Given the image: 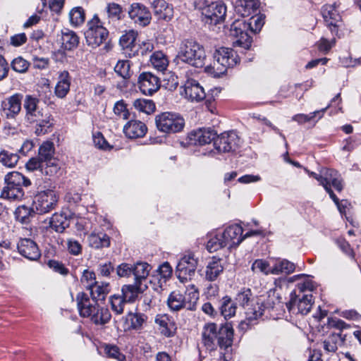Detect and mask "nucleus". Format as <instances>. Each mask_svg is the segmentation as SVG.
Masks as SVG:
<instances>
[{"label": "nucleus", "mask_w": 361, "mask_h": 361, "mask_svg": "<svg viewBox=\"0 0 361 361\" xmlns=\"http://www.w3.org/2000/svg\"><path fill=\"white\" fill-rule=\"evenodd\" d=\"M39 99L31 95H26L23 107L25 110V120L30 123H36L35 133L44 135L49 132L54 126L51 115L39 107Z\"/></svg>", "instance_id": "1"}, {"label": "nucleus", "mask_w": 361, "mask_h": 361, "mask_svg": "<svg viewBox=\"0 0 361 361\" xmlns=\"http://www.w3.org/2000/svg\"><path fill=\"white\" fill-rule=\"evenodd\" d=\"M264 24V16L262 14L252 16L248 22L243 19L235 20L231 25L230 34L235 37L236 40L234 44L249 49L252 45V37L248 31L257 33L259 32Z\"/></svg>", "instance_id": "2"}, {"label": "nucleus", "mask_w": 361, "mask_h": 361, "mask_svg": "<svg viewBox=\"0 0 361 361\" xmlns=\"http://www.w3.org/2000/svg\"><path fill=\"white\" fill-rule=\"evenodd\" d=\"M76 302L80 317L88 318L96 325H104L110 321L111 315L109 310L100 307L97 302L91 303L87 293H78L76 295Z\"/></svg>", "instance_id": "3"}, {"label": "nucleus", "mask_w": 361, "mask_h": 361, "mask_svg": "<svg viewBox=\"0 0 361 361\" xmlns=\"http://www.w3.org/2000/svg\"><path fill=\"white\" fill-rule=\"evenodd\" d=\"M176 59L192 66L202 67L204 65L206 54L204 47L197 42L185 39L180 44Z\"/></svg>", "instance_id": "4"}, {"label": "nucleus", "mask_w": 361, "mask_h": 361, "mask_svg": "<svg viewBox=\"0 0 361 361\" xmlns=\"http://www.w3.org/2000/svg\"><path fill=\"white\" fill-rule=\"evenodd\" d=\"M6 185L4 187L1 197L9 200H20L24 196L23 186H29L30 180L18 171H13L6 175Z\"/></svg>", "instance_id": "5"}, {"label": "nucleus", "mask_w": 361, "mask_h": 361, "mask_svg": "<svg viewBox=\"0 0 361 361\" xmlns=\"http://www.w3.org/2000/svg\"><path fill=\"white\" fill-rule=\"evenodd\" d=\"M199 300V292L194 285L186 288L185 295L174 290L169 295L167 305L171 310L179 311L181 309L195 310Z\"/></svg>", "instance_id": "6"}, {"label": "nucleus", "mask_w": 361, "mask_h": 361, "mask_svg": "<svg viewBox=\"0 0 361 361\" xmlns=\"http://www.w3.org/2000/svg\"><path fill=\"white\" fill-rule=\"evenodd\" d=\"M87 27L85 37L88 46L97 48L105 42L109 36V31L97 14H94L87 21Z\"/></svg>", "instance_id": "7"}, {"label": "nucleus", "mask_w": 361, "mask_h": 361, "mask_svg": "<svg viewBox=\"0 0 361 361\" xmlns=\"http://www.w3.org/2000/svg\"><path fill=\"white\" fill-rule=\"evenodd\" d=\"M59 200L58 192L51 189L38 192L34 197L32 211L38 214H44L54 209Z\"/></svg>", "instance_id": "8"}, {"label": "nucleus", "mask_w": 361, "mask_h": 361, "mask_svg": "<svg viewBox=\"0 0 361 361\" xmlns=\"http://www.w3.org/2000/svg\"><path fill=\"white\" fill-rule=\"evenodd\" d=\"M157 129L165 133H176L181 131L185 126L184 119L178 114L163 112L156 116Z\"/></svg>", "instance_id": "9"}, {"label": "nucleus", "mask_w": 361, "mask_h": 361, "mask_svg": "<svg viewBox=\"0 0 361 361\" xmlns=\"http://www.w3.org/2000/svg\"><path fill=\"white\" fill-rule=\"evenodd\" d=\"M198 260L194 255L189 253L183 256L178 261L176 274L181 283L190 281L195 275Z\"/></svg>", "instance_id": "10"}, {"label": "nucleus", "mask_w": 361, "mask_h": 361, "mask_svg": "<svg viewBox=\"0 0 361 361\" xmlns=\"http://www.w3.org/2000/svg\"><path fill=\"white\" fill-rule=\"evenodd\" d=\"M214 68L219 73H224L228 68H231L238 63L236 52L232 49L221 47L214 54Z\"/></svg>", "instance_id": "11"}, {"label": "nucleus", "mask_w": 361, "mask_h": 361, "mask_svg": "<svg viewBox=\"0 0 361 361\" xmlns=\"http://www.w3.org/2000/svg\"><path fill=\"white\" fill-rule=\"evenodd\" d=\"M313 304L312 293L297 294L296 290L290 294V300L286 307L293 313L307 314L311 310Z\"/></svg>", "instance_id": "12"}, {"label": "nucleus", "mask_w": 361, "mask_h": 361, "mask_svg": "<svg viewBox=\"0 0 361 361\" xmlns=\"http://www.w3.org/2000/svg\"><path fill=\"white\" fill-rule=\"evenodd\" d=\"M322 177L320 184L324 186L325 190L329 193L335 204H338V198L331 189V186H333L337 191L340 192L342 190L343 185L340 175L335 170L325 169L322 170Z\"/></svg>", "instance_id": "13"}, {"label": "nucleus", "mask_w": 361, "mask_h": 361, "mask_svg": "<svg viewBox=\"0 0 361 361\" xmlns=\"http://www.w3.org/2000/svg\"><path fill=\"white\" fill-rule=\"evenodd\" d=\"M226 6L221 1L212 2L202 8L203 20L206 23L216 25L222 22L226 16Z\"/></svg>", "instance_id": "14"}, {"label": "nucleus", "mask_w": 361, "mask_h": 361, "mask_svg": "<svg viewBox=\"0 0 361 361\" xmlns=\"http://www.w3.org/2000/svg\"><path fill=\"white\" fill-rule=\"evenodd\" d=\"M240 140L234 131L224 132L216 136L214 145L219 153L235 151L240 145Z\"/></svg>", "instance_id": "15"}, {"label": "nucleus", "mask_w": 361, "mask_h": 361, "mask_svg": "<svg viewBox=\"0 0 361 361\" xmlns=\"http://www.w3.org/2000/svg\"><path fill=\"white\" fill-rule=\"evenodd\" d=\"M180 94L191 102L202 101L206 96L204 88L194 79H188L180 87Z\"/></svg>", "instance_id": "16"}, {"label": "nucleus", "mask_w": 361, "mask_h": 361, "mask_svg": "<svg viewBox=\"0 0 361 361\" xmlns=\"http://www.w3.org/2000/svg\"><path fill=\"white\" fill-rule=\"evenodd\" d=\"M129 18L139 27L149 25L152 20V14L148 8L140 3H133L128 9Z\"/></svg>", "instance_id": "17"}, {"label": "nucleus", "mask_w": 361, "mask_h": 361, "mask_svg": "<svg viewBox=\"0 0 361 361\" xmlns=\"http://www.w3.org/2000/svg\"><path fill=\"white\" fill-rule=\"evenodd\" d=\"M138 86L142 94L152 95L160 88L159 78L149 72L140 74L137 80Z\"/></svg>", "instance_id": "18"}, {"label": "nucleus", "mask_w": 361, "mask_h": 361, "mask_svg": "<svg viewBox=\"0 0 361 361\" xmlns=\"http://www.w3.org/2000/svg\"><path fill=\"white\" fill-rule=\"evenodd\" d=\"M19 253L29 260H37L41 253L36 243L29 238L20 239L18 243Z\"/></svg>", "instance_id": "19"}, {"label": "nucleus", "mask_w": 361, "mask_h": 361, "mask_svg": "<svg viewBox=\"0 0 361 361\" xmlns=\"http://www.w3.org/2000/svg\"><path fill=\"white\" fill-rule=\"evenodd\" d=\"M338 6L337 4L334 3L324 5L322 8V16L326 26L330 28L332 32H336V27H338V23L341 20V16L336 10Z\"/></svg>", "instance_id": "20"}, {"label": "nucleus", "mask_w": 361, "mask_h": 361, "mask_svg": "<svg viewBox=\"0 0 361 361\" xmlns=\"http://www.w3.org/2000/svg\"><path fill=\"white\" fill-rule=\"evenodd\" d=\"M243 229L238 224L228 226L223 232L227 247L232 248L240 245L243 241L242 234Z\"/></svg>", "instance_id": "21"}, {"label": "nucleus", "mask_w": 361, "mask_h": 361, "mask_svg": "<svg viewBox=\"0 0 361 361\" xmlns=\"http://www.w3.org/2000/svg\"><path fill=\"white\" fill-rule=\"evenodd\" d=\"M154 16L159 20L169 21L173 16V8L164 0H155L153 4Z\"/></svg>", "instance_id": "22"}, {"label": "nucleus", "mask_w": 361, "mask_h": 361, "mask_svg": "<svg viewBox=\"0 0 361 361\" xmlns=\"http://www.w3.org/2000/svg\"><path fill=\"white\" fill-rule=\"evenodd\" d=\"M216 133L211 128L199 129L191 133L189 135L190 140L195 145H203L214 142Z\"/></svg>", "instance_id": "23"}, {"label": "nucleus", "mask_w": 361, "mask_h": 361, "mask_svg": "<svg viewBox=\"0 0 361 361\" xmlns=\"http://www.w3.org/2000/svg\"><path fill=\"white\" fill-rule=\"evenodd\" d=\"M147 131L146 125L137 120L128 121L123 127V133L131 139L142 137Z\"/></svg>", "instance_id": "24"}, {"label": "nucleus", "mask_w": 361, "mask_h": 361, "mask_svg": "<svg viewBox=\"0 0 361 361\" xmlns=\"http://www.w3.org/2000/svg\"><path fill=\"white\" fill-rule=\"evenodd\" d=\"M259 6L258 0H237L235 4V11L238 15L247 17L257 11Z\"/></svg>", "instance_id": "25"}, {"label": "nucleus", "mask_w": 361, "mask_h": 361, "mask_svg": "<svg viewBox=\"0 0 361 361\" xmlns=\"http://www.w3.org/2000/svg\"><path fill=\"white\" fill-rule=\"evenodd\" d=\"M22 96L16 94L10 97L7 102L3 103V111L6 116L13 118L20 111Z\"/></svg>", "instance_id": "26"}, {"label": "nucleus", "mask_w": 361, "mask_h": 361, "mask_svg": "<svg viewBox=\"0 0 361 361\" xmlns=\"http://www.w3.org/2000/svg\"><path fill=\"white\" fill-rule=\"evenodd\" d=\"M147 316L141 313H129L125 319L126 331H140L143 329L147 321Z\"/></svg>", "instance_id": "27"}, {"label": "nucleus", "mask_w": 361, "mask_h": 361, "mask_svg": "<svg viewBox=\"0 0 361 361\" xmlns=\"http://www.w3.org/2000/svg\"><path fill=\"white\" fill-rule=\"evenodd\" d=\"M71 76L68 71H63L59 75L58 82L55 86V94L60 99L64 98L69 92Z\"/></svg>", "instance_id": "28"}, {"label": "nucleus", "mask_w": 361, "mask_h": 361, "mask_svg": "<svg viewBox=\"0 0 361 361\" xmlns=\"http://www.w3.org/2000/svg\"><path fill=\"white\" fill-rule=\"evenodd\" d=\"M49 225L56 232L63 233L69 226L70 219L65 212H56L50 218Z\"/></svg>", "instance_id": "29"}, {"label": "nucleus", "mask_w": 361, "mask_h": 361, "mask_svg": "<svg viewBox=\"0 0 361 361\" xmlns=\"http://www.w3.org/2000/svg\"><path fill=\"white\" fill-rule=\"evenodd\" d=\"M144 288L140 283L137 282L133 284H128L122 286V296L127 302H133L137 298L138 295L143 292Z\"/></svg>", "instance_id": "30"}, {"label": "nucleus", "mask_w": 361, "mask_h": 361, "mask_svg": "<svg viewBox=\"0 0 361 361\" xmlns=\"http://www.w3.org/2000/svg\"><path fill=\"white\" fill-rule=\"evenodd\" d=\"M217 336L218 345L221 348L226 350L231 347L233 343V330L228 325L222 326L219 329Z\"/></svg>", "instance_id": "31"}, {"label": "nucleus", "mask_w": 361, "mask_h": 361, "mask_svg": "<svg viewBox=\"0 0 361 361\" xmlns=\"http://www.w3.org/2000/svg\"><path fill=\"white\" fill-rule=\"evenodd\" d=\"M202 341L204 344L210 348H213L214 341L217 339V326L214 323H209L204 325L202 334Z\"/></svg>", "instance_id": "32"}, {"label": "nucleus", "mask_w": 361, "mask_h": 361, "mask_svg": "<svg viewBox=\"0 0 361 361\" xmlns=\"http://www.w3.org/2000/svg\"><path fill=\"white\" fill-rule=\"evenodd\" d=\"M223 270L224 267L221 259L212 258L206 267L205 277L208 281H213L217 279Z\"/></svg>", "instance_id": "33"}, {"label": "nucleus", "mask_w": 361, "mask_h": 361, "mask_svg": "<svg viewBox=\"0 0 361 361\" xmlns=\"http://www.w3.org/2000/svg\"><path fill=\"white\" fill-rule=\"evenodd\" d=\"M151 266L145 262H137L133 264L134 281L137 283H142L149 274Z\"/></svg>", "instance_id": "34"}, {"label": "nucleus", "mask_w": 361, "mask_h": 361, "mask_svg": "<svg viewBox=\"0 0 361 361\" xmlns=\"http://www.w3.org/2000/svg\"><path fill=\"white\" fill-rule=\"evenodd\" d=\"M89 290L94 302L104 300L110 291L109 283L106 282L99 283L97 282Z\"/></svg>", "instance_id": "35"}, {"label": "nucleus", "mask_w": 361, "mask_h": 361, "mask_svg": "<svg viewBox=\"0 0 361 361\" xmlns=\"http://www.w3.org/2000/svg\"><path fill=\"white\" fill-rule=\"evenodd\" d=\"M88 243L90 247L99 249L109 247L110 245V239L104 233H92L88 236Z\"/></svg>", "instance_id": "36"}, {"label": "nucleus", "mask_w": 361, "mask_h": 361, "mask_svg": "<svg viewBox=\"0 0 361 361\" xmlns=\"http://www.w3.org/2000/svg\"><path fill=\"white\" fill-rule=\"evenodd\" d=\"M155 323L164 336L170 337L173 334V324L166 314H159L155 318Z\"/></svg>", "instance_id": "37"}, {"label": "nucleus", "mask_w": 361, "mask_h": 361, "mask_svg": "<svg viewBox=\"0 0 361 361\" xmlns=\"http://www.w3.org/2000/svg\"><path fill=\"white\" fill-rule=\"evenodd\" d=\"M149 61L153 68L159 71H165L169 66L168 57L161 51L154 52L150 56Z\"/></svg>", "instance_id": "38"}, {"label": "nucleus", "mask_w": 361, "mask_h": 361, "mask_svg": "<svg viewBox=\"0 0 361 361\" xmlns=\"http://www.w3.org/2000/svg\"><path fill=\"white\" fill-rule=\"evenodd\" d=\"M236 305L228 296L224 297L221 300L220 310L224 317L227 319L235 314Z\"/></svg>", "instance_id": "39"}, {"label": "nucleus", "mask_w": 361, "mask_h": 361, "mask_svg": "<svg viewBox=\"0 0 361 361\" xmlns=\"http://www.w3.org/2000/svg\"><path fill=\"white\" fill-rule=\"evenodd\" d=\"M85 11L81 6L73 8L68 14L69 21L72 26L79 27L82 25L85 20Z\"/></svg>", "instance_id": "40"}, {"label": "nucleus", "mask_w": 361, "mask_h": 361, "mask_svg": "<svg viewBox=\"0 0 361 361\" xmlns=\"http://www.w3.org/2000/svg\"><path fill=\"white\" fill-rule=\"evenodd\" d=\"M295 270V264L286 259H281L276 262L271 267V274L278 275L280 274H288Z\"/></svg>", "instance_id": "41"}, {"label": "nucleus", "mask_w": 361, "mask_h": 361, "mask_svg": "<svg viewBox=\"0 0 361 361\" xmlns=\"http://www.w3.org/2000/svg\"><path fill=\"white\" fill-rule=\"evenodd\" d=\"M61 42L66 49L71 50L78 45L79 37L73 31L66 30L62 32Z\"/></svg>", "instance_id": "42"}, {"label": "nucleus", "mask_w": 361, "mask_h": 361, "mask_svg": "<svg viewBox=\"0 0 361 361\" xmlns=\"http://www.w3.org/2000/svg\"><path fill=\"white\" fill-rule=\"evenodd\" d=\"M245 316L248 322L256 320L262 316L264 309L262 305L258 302H252L249 306L245 307Z\"/></svg>", "instance_id": "43"}, {"label": "nucleus", "mask_w": 361, "mask_h": 361, "mask_svg": "<svg viewBox=\"0 0 361 361\" xmlns=\"http://www.w3.org/2000/svg\"><path fill=\"white\" fill-rule=\"evenodd\" d=\"M54 154V143L50 141L44 142L39 148V158L44 162L54 159L53 158Z\"/></svg>", "instance_id": "44"}, {"label": "nucleus", "mask_w": 361, "mask_h": 361, "mask_svg": "<svg viewBox=\"0 0 361 361\" xmlns=\"http://www.w3.org/2000/svg\"><path fill=\"white\" fill-rule=\"evenodd\" d=\"M137 32L134 30L126 31L119 39V44L123 50L131 49L134 46Z\"/></svg>", "instance_id": "45"}, {"label": "nucleus", "mask_w": 361, "mask_h": 361, "mask_svg": "<svg viewBox=\"0 0 361 361\" xmlns=\"http://www.w3.org/2000/svg\"><path fill=\"white\" fill-rule=\"evenodd\" d=\"M114 71L118 75L125 80L129 79L133 72L130 71V61L128 60H119L114 66Z\"/></svg>", "instance_id": "46"}, {"label": "nucleus", "mask_w": 361, "mask_h": 361, "mask_svg": "<svg viewBox=\"0 0 361 361\" xmlns=\"http://www.w3.org/2000/svg\"><path fill=\"white\" fill-rule=\"evenodd\" d=\"M133 106L139 111L150 114L155 110V104L151 99H137L133 102Z\"/></svg>", "instance_id": "47"}, {"label": "nucleus", "mask_w": 361, "mask_h": 361, "mask_svg": "<svg viewBox=\"0 0 361 361\" xmlns=\"http://www.w3.org/2000/svg\"><path fill=\"white\" fill-rule=\"evenodd\" d=\"M225 247H227V245L223 233L211 238L207 243V248L210 252L217 251Z\"/></svg>", "instance_id": "48"}, {"label": "nucleus", "mask_w": 361, "mask_h": 361, "mask_svg": "<svg viewBox=\"0 0 361 361\" xmlns=\"http://www.w3.org/2000/svg\"><path fill=\"white\" fill-rule=\"evenodd\" d=\"M106 11L109 19L119 20L123 16L122 7L114 2L109 3L106 6Z\"/></svg>", "instance_id": "49"}, {"label": "nucleus", "mask_w": 361, "mask_h": 361, "mask_svg": "<svg viewBox=\"0 0 361 361\" xmlns=\"http://www.w3.org/2000/svg\"><path fill=\"white\" fill-rule=\"evenodd\" d=\"M18 161V156L16 154L9 153L6 151L0 152V162L7 167H14Z\"/></svg>", "instance_id": "50"}, {"label": "nucleus", "mask_w": 361, "mask_h": 361, "mask_svg": "<svg viewBox=\"0 0 361 361\" xmlns=\"http://www.w3.org/2000/svg\"><path fill=\"white\" fill-rule=\"evenodd\" d=\"M341 342V336L333 334L324 341V348L328 352H335L338 349V344Z\"/></svg>", "instance_id": "51"}, {"label": "nucleus", "mask_w": 361, "mask_h": 361, "mask_svg": "<svg viewBox=\"0 0 361 361\" xmlns=\"http://www.w3.org/2000/svg\"><path fill=\"white\" fill-rule=\"evenodd\" d=\"M60 169L58 161L56 159L44 161L42 168V173L47 176L56 175Z\"/></svg>", "instance_id": "52"}, {"label": "nucleus", "mask_w": 361, "mask_h": 361, "mask_svg": "<svg viewBox=\"0 0 361 361\" xmlns=\"http://www.w3.org/2000/svg\"><path fill=\"white\" fill-rule=\"evenodd\" d=\"M114 113L118 118L123 120L128 119L130 116V112L123 100H120L115 103L114 106Z\"/></svg>", "instance_id": "53"}, {"label": "nucleus", "mask_w": 361, "mask_h": 361, "mask_svg": "<svg viewBox=\"0 0 361 361\" xmlns=\"http://www.w3.org/2000/svg\"><path fill=\"white\" fill-rule=\"evenodd\" d=\"M251 298V290L250 289H243L237 294L235 297V302L236 303H238L239 305L245 308V307L249 306L250 302H252Z\"/></svg>", "instance_id": "54"}, {"label": "nucleus", "mask_w": 361, "mask_h": 361, "mask_svg": "<svg viewBox=\"0 0 361 361\" xmlns=\"http://www.w3.org/2000/svg\"><path fill=\"white\" fill-rule=\"evenodd\" d=\"M302 282H300L297 285V288L298 290V294H307L311 293V292L314 289V284L308 277L304 275V278L302 279Z\"/></svg>", "instance_id": "55"}, {"label": "nucleus", "mask_w": 361, "mask_h": 361, "mask_svg": "<svg viewBox=\"0 0 361 361\" xmlns=\"http://www.w3.org/2000/svg\"><path fill=\"white\" fill-rule=\"evenodd\" d=\"M254 272H261L265 275L271 274V267L269 264L263 259H256L251 267Z\"/></svg>", "instance_id": "56"}, {"label": "nucleus", "mask_w": 361, "mask_h": 361, "mask_svg": "<svg viewBox=\"0 0 361 361\" xmlns=\"http://www.w3.org/2000/svg\"><path fill=\"white\" fill-rule=\"evenodd\" d=\"M110 302L112 310L116 314H121L123 312L124 305L127 302L126 300H124V298L122 296V295H114L110 298Z\"/></svg>", "instance_id": "57"}, {"label": "nucleus", "mask_w": 361, "mask_h": 361, "mask_svg": "<svg viewBox=\"0 0 361 361\" xmlns=\"http://www.w3.org/2000/svg\"><path fill=\"white\" fill-rule=\"evenodd\" d=\"M30 66L29 62H27L23 58L19 56L14 59L11 62L12 69L18 73H24L27 72Z\"/></svg>", "instance_id": "58"}, {"label": "nucleus", "mask_w": 361, "mask_h": 361, "mask_svg": "<svg viewBox=\"0 0 361 361\" xmlns=\"http://www.w3.org/2000/svg\"><path fill=\"white\" fill-rule=\"evenodd\" d=\"M326 108L323 109L321 111H315L314 112L310 113V114H297L293 116L292 120L298 122L300 124H302L312 121L317 114H320L319 118H321Z\"/></svg>", "instance_id": "59"}, {"label": "nucleus", "mask_w": 361, "mask_h": 361, "mask_svg": "<svg viewBox=\"0 0 361 361\" xmlns=\"http://www.w3.org/2000/svg\"><path fill=\"white\" fill-rule=\"evenodd\" d=\"M33 212L32 209L26 206H21L17 208L15 212L16 219L22 224H26L29 221L31 213Z\"/></svg>", "instance_id": "60"}, {"label": "nucleus", "mask_w": 361, "mask_h": 361, "mask_svg": "<svg viewBox=\"0 0 361 361\" xmlns=\"http://www.w3.org/2000/svg\"><path fill=\"white\" fill-rule=\"evenodd\" d=\"M80 281L82 284L89 290L97 283L95 274L93 271L85 270L82 273Z\"/></svg>", "instance_id": "61"}, {"label": "nucleus", "mask_w": 361, "mask_h": 361, "mask_svg": "<svg viewBox=\"0 0 361 361\" xmlns=\"http://www.w3.org/2000/svg\"><path fill=\"white\" fill-rule=\"evenodd\" d=\"M158 274L160 276L159 283L161 285L162 281L166 282L172 275V269L168 262H165L159 267L157 269Z\"/></svg>", "instance_id": "62"}, {"label": "nucleus", "mask_w": 361, "mask_h": 361, "mask_svg": "<svg viewBox=\"0 0 361 361\" xmlns=\"http://www.w3.org/2000/svg\"><path fill=\"white\" fill-rule=\"evenodd\" d=\"M116 274L121 278H128L133 275V265L122 263L116 267Z\"/></svg>", "instance_id": "63"}, {"label": "nucleus", "mask_w": 361, "mask_h": 361, "mask_svg": "<svg viewBox=\"0 0 361 361\" xmlns=\"http://www.w3.org/2000/svg\"><path fill=\"white\" fill-rule=\"evenodd\" d=\"M104 350L109 357L114 358L118 361H126L125 355L120 353L116 346L106 345Z\"/></svg>", "instance_id": "64"}]
</instances>
